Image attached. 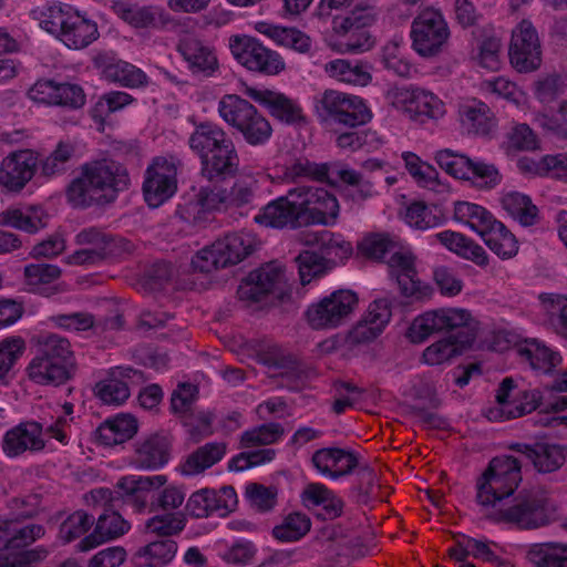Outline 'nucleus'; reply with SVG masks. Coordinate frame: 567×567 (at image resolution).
Here are the masks:
<instances>
[{"mask_svg": "<svg viewBox=\"0 0 567 567\" xmlns=\"http://www.w3.org/2000/svg\"><path fill=\"white\" fill-rule=\"evenodd\" d=\"M472 315L462 308H442L417 316L409 328L413 342L421 343L431 334L441 331L464 329L470 326Z\"/></svg>", "mask_w": 567, "mask_h": 567, "instance_id": "nucleus-17", "label": "nucleus"}, {"mask_svg": "<svg viewBox=\"0 0 567 567\" xmlns=\"http://www.w3.org/2000/svg\"><path fill=\"white\" fill-rule=\"evenodd\" d=\"M97 396L105 404L120 405L130 396V385L126 381L110 377L96 384Z\"/></svg>", "mask_w": 567, "mask_h": 567, "instance_id": "nucleus-62", "label": "nucleus"}, {"mask_svg": "<svg viewBox=\"0 0 567 567\" xmlns=\"http://www.w3.org/2000/svg\"><path fill=\"white\" fill-rule=\"evenodd\" d=\"M481 238L485 245L501 259H509L518 252V241L507 227L495 220Z\"/></svg>", "mask_w": 567, "mask_h": 567, "instance_id": "nucleus-41", "label": "nucleus"}, {"mask_svg": "<svg viewBox=\"0 0 567 567\" xmlns=\"http://www.w3.org/2000/svg\"><path fill=\"white\" fill-rule=\"evenodd\" d=\"M107 76L127 87H138L147 83L146 74L127 62H117L109 66Z\"/></svg>", "mask_w": 567, "mask_h": 567, "instance_id": "nucleus-61", "label": "nucleus"}, {"mask_svg": "<svg viewBox=\"0 0 567 567\" xmlns=\"http://www.w3.org/2000/svg\"><path fill=\"white\" fill-rule=\"evenodd\" d=\"M130 186L124 165L111 159L85 163L66 189L69 202L76 208L105 206L114 203Z\"/></svg>", "mask_w": 567, "mask_h": 567, "instance_id": "nucleus-1", "label": "nucleus"}, {"mask_svg": "<svg viewBox=\"0 0 567 567\" xmlns=\"http://www.w3.org/2000/svg\"><path fill=\"white\" fill-rule=\"evenodd\" d=\"M512 449L523 454L537 472L544 474L559 470L566 461L563 447L547 441H536L532 444L516 443Z\"/></svg>", "mask_w": 567, "mask_h": 567, "instance_id": "nucleus-27", "label": "nucleus"}, {"mask_svg": "<svg viewBox=\"0 0 567 567\" xmlns=\"http://www.w3.org/2000/svg\"><path fill=\"white\" fill-rule=\"evenodd\" d=\"M95 519L85 511H75L60 526V538L70 543L83 536L94 524Z\"/></svg>", "mask_w": 567, "mask_h": 567, "instance_id": "nucleus-59", "label": "nucleus"}, {"mask_svg": "<svg viewBox=\"0 0 567 567\" xmlns=\"http://www.w3.org/2000/svg\"><path fill=\"white\" fill-rule=\"evenodd\" d=\"M519 355L528 361L534 370L544 373L550 372L560 362V355L557 352L536 340L520 348Z\"/></svg>", "mask_w": 567, "mask_h": 567, "instance_id": "nucleus-49", "label": "nucleus"}, {"mask_svg": "<svg viewBox=\"0 0 567 567\" xmlns=\"http://www.w3.org/2000/svg\"><path fill=\"white\" fill-rule=\"evenodd\" d=\"M28 96L38 103L55 105L69 110L81 109L85 104V94L79 84L38 80L28 91Z\"/></svg>", "mask_w": 567, "mask_h": 567, "instance_id": "nucleus-20", "label": "nucleus"}, {"mask_svg": "<svg viewBox=\"0 0 567 567\" xmlns=\"http://www.w3.org/2000/svg\"><path fill=\"white\" fill-rule=\"evenodd\" d=\"M539 300L547 313L549 327L567 339V297L555 293H542Z\"/></svg>", "mask_w": 567, "mask_h": 567, "instance_id": "nucleus-47", "label": "nucleus"}, {"mask_svg": "<svg viewBox=\"0 0 567 567\" xmlns=\"http://www.w3.org/2000/svg\"><path fill=\"white\" fill-rule=\"evenodd\" d=\"M406 111L415 117L439 118L445 113L444 103L432 92L416 89L411 93Z\"/></svg>", "mask_w": 567, "mask_h": 567, "instance_id": "nucleus-46", "label": "nucleus"}, {"mask_svg": "<svg viewBox=\"0 0 567 567\" xmlns=\"http://www.w3.org/2000/svg\"><path fill=\"white\" fill-rule=\"evenodd\" d=\"M24 350L25 343L20 337L0 341V384H7L13 378V368Z\"/></svg>", "mask_w": 567, "mask_h": 567, "instance_id": "nucleus-50", "label": "nucleus"}, {"mask_svg": "<svg viewBox=\"0 0 567 567\" xmlns=\"http://www.w3.org/2000/svg\"><path fill=\"white\" fill-rule=\"evenodd\" d=\"M336 145L348 152H357L359 150H375L380 145V140L375 132L371 130L349 128L340 132L336 137Z\"/></svg>", "mask_w": 567, "mask_h": 567, "instance_id": "nucleus-51", "label": "nucleus"}, {"mask_svg": "<svg viewBox=\"0 0 567 567\" xmlns=\"http://www.w3.org/2000/svg\"><path fill=\"white\" fill-rule=\"evenodd\" d=\"M434 161L446 174L463 181L471 164V157L451 148L439 150L434 155Z\"/></svg>", "mask_w": 567, "mask_h": 567, "instance_id": "nucleus-57", "label": "nucleus"}, {"mask_svg": "<svg viewBox=\"0 0 567 567\" xmlns=\"http://www.w3.org/2000/svg\"><path fill=\"white\" fill-rule=\"evenodd\" d=\"M38 157L30 150L10 153L0 164V186L18 193L31 181L35 173Z\"/></svg>", "mask_w": 567, "mask_h": 567, "instance_id": "nucleus-23", "label": "nucleus"}, {"mask_svg": "<svg viewBox=\"0 0 567 567\" xmlns=\"http://www.w3.org/2000/svg\"><path fill=\"white\" fill-rule=\"evenodd\" d=\"M177 51L186 61L193 74L210 78L219 69L215 49L194 35H186L181 39Z\"/></svg>", "mask_w": 567, "mask_h": 567, "instance_id": "nucleus-24", "label": "nucleus"}, {"mask_svg": "<svg viewBox=\"0 0 567 567\" xmlns=\"http://www.w3.org/2000/svg\"><path fill=\"white\" fill-rule=\"evenodd\" d=\"M23 274L27 285L34 290L59 279L61 269L50 264H30L24 267Z\"/></svg>", "mask_w": 567, "mask_h": 567, "instance_id": "nucleus-64", "label": "nucleus"}, {"mask_svg": "<svg viewBox=\"0 0 567 567\" xmlns=\"http://www.w3.org/2000/svg\"><path fill=\"white\" fill-rule=\"evenodd\" d=\"M305 226L333 225L339 215L336 196L322 187L299 186Z\"/></svg>", "mask_w": 567, "mask_h": 567, "instance_id": "nucleus-22", "label": "nucleus"}, {"mask_svg": "<svg viewBox=\"0 0 567 567\" xmlns=\"http://www.w3.org/2000/svg\"><path fill=\"white\" fill-rule=\"evenodd\" d=\"M229 49L234 59L247 70L266 75H276L285 70L281 55L248 35H231Z\"/></svg>", "mask_w": 567, "mask_h": 567, "instance_id": "nucleus-12", "label": "nucleus"}, {"mask_svg": "<svg viewBox=\"0 0 567 567\" xmlns=\"http://www.w3.org/2000/svg\"><path fill=\"white\" fill-rule=\"evenodd\" d=\"M177 548L175 540L166 538L141 547L138 555L146 557L152 565H167L174 559Z\"/></svg>", "mask_w": 567, "mask_h": 567, "instance_id": "nucleus-60", "label": "nucleus"}, {"mask_svg": "<svg viewBox=\"0 0 567 567\" xmlns=\"http://www.w3.org/2000/svg\"><path fill=\"white\" fill-rule=\"evenodd\" d=\"M255 29L276 44L298 53L308 54L312 49L311 38L297 28L280 27L261 21L256 23Z\"/></svg>", "mask_w": 567, "mask_h": 567, "instance_id": "nucleus-33", "label": "nucleus"}, {"mask_svg": "<svg viewBox=\"0 0 567 567\" xmlns=\"http://www.w3.org/2000/svg\"><path fill=\"white\" fill-rule=\"evenodd\" d=\"M190 151L200 161V174L209 182H224L239 169V155L233 138L218 124L205 121L195 125L188 137Z\"/></svg>", "mask_w": 567, "mask_h": 567, "instance_id": "nucleus-2", "label": "nucleus"}, {"mask_svg": "<svg viewBox=\"0 0 567 567\" xmlns=\"http://www.w3.org/2000/svg\"><path fill=\"white\" fill-rule=\"evenodd\" d=\"M311 528L310 518L302 513H291L272 528V536L280 542H297Z\"/></svg>", "mask_w": 567, "mask_h": 567, "instance_id": "nucleus-53", "label": "nucleus"}, {"mask_svg": "<svg viewBox=\"0 0 567 567\" xmlns=\"http://www.w3.org/2000/svg\"><path fill=\"white\" fill-rule=\"evenodd\" d=\"M311 462L320 474L337 480L354 472L359 455L351 450L323 447L313 453Z\"/></svg>", "mask_w": 567, "mask_h": 567, "instance_id": "nucleus-26", "label": "nucleus"}, {"mask_svg": "<svg viewBox=\"0 0 567 567\" xmlns=\"http://www.w3.org/2000/svg\"><path fill=\"white\" fill-rule=\"evenodd\" d=\"M501 203L502 207L522 226L528 227L536 224L538 209L529 196L509 192L503 195Z\"/></svg>", "mask_w": 567, "mask_h": 567, "instance_id": "nucleus-42", "label": "nucleus"}, {"mask_svg": "<svg viewBox=\"0 0 567 567\" xmlns=\"http://www.w3.org/2000/svg\"><path fill=\"white\" fill-rule=\"evenodd\" d=\"M285 271L275 262H269L251 271L239 285L237 295L240 300L260 301L265 296L282 292Z\"/></svg>", "mask_w": 567, "mask_h": 567, "instance_id": "nucleus-21", "label": "nucleus"}, {"mask_svg": "<svg viewBox=\"0 0 567 567\" xmlns=\"http://www.w3.org/2000/svg\"><path fill=\"white\" fill-rule=\"evenodd\" d=\"M130 528L131 524L117 512H105L97 517L93 532L83 537L76 548L82 553L89 551L103 543L123 536Z\"/></svg>", "mask_w": 567, "mask_h": 567, "instance_id": "nucleus-28", "label": "nucleus"}, {"mask_svg": "<svg viewBox=\"0 0 567 567\" xmlns=\"http://www.w3.org/2000/svg\"><path fill=\"white\" fill-rule=\"evenodd\" d=\"M40 25L61 40L68 48L74 50L87 47L99 34L94 21L78 11H73L70 7H49L42 13Z\"/></svg>", "mask_w": 567, "mask_h": 567, "instance_id": "nucleus-5", "label": "nucleus"}, {"mask_svg": "<svg viewBox=\"0 0 567 567\" xmlns=\"http://www.w3.org/2000/svg\"><path fill=\"white\" fill-rule=\"evenodd\" d=\"M169 450L167 435L153 433L135 443L134 463L142 470H158L168 462Z\"/></svg>", "mask_w": 567, "mask_h": 567, "instance_id": "nucleus-30", "label": "nucleus"}, {"mask_svg": "<svg viewBox=\"0 0 567 567\" xmlns=\"http://www.w3.org/2000/svg\"><path fill=\"white\" fill-rule=\"evenodd\" d=\"M316 243L320 248L321 255L306 250L300 252L295 259L300 281L303 286L313 278L324 275L332 269L337 261L348 259L353 252L350 241L344 240L341 235L327 230L316 236Z\"/></svg>", "mask_w": 567, "mask_h": 567, "instance_id": "nucleus-9", "label": "nucleus"}, {"mask_svg": "<svg viewBox=\"0 0 567 567\" xmlns=\"http://www.w3.org/2000/svg\"><path fill=\"white\" fill-rule=\"evenodd\" d=\"M37 353L54 362L66 365L73 371V351L70 341L59 334H42L39 339Z\"/></svg>", "mask_w": 567, "mask_h": 567, "instance_id": "nucleus-44", "label": "nucleus"}, {"mask_svg": "<svg viewBox=\"0 0 567 567\" xmlns=\"http://www.w3.org/2000/svg\"><path fill=\"white\" fill-rule=\"evenodd\" d=\"M47 221L48 215L38 206H29L24 209L9 207L0 213V226L12 227L30 234L44 228Z\"/></svg>", "mask_w": 567, "mask_h": 567, "instance_id": "nucleus-35", "label": "nucleus"}, {"mask_svg": "<svg viewBox=\"0 0 567 567\" xmlns=\"http://www.w3.org/2000/svg\"><path fill=\"white\" fill-rule=\"evenodd\" d=\"M176 175L173 158L156 157L147 167L143 193L150 207L156 208L174 195L177 188Z\"/></svg>", "mask_w": 567, "mask_h": 567, "instance_id": "nucleus-18", "label": "nucleus"}, {"mask_svg": "<svg viewBox=\"0 0 567 567\" xmlns=\"http://www.w3.org/2000/svg\"><path fill=\"white\" fill-rule=\"evenodd\" d=\"M137 420L131 414H117L105 420L95 430L99 442L105 446L122 444L137 432Z\"/></svg>", "mask_w": 567, "mask_h": 567, "instance_id": "nucleus-34", "label": "nucleus"}, {"mask_svg": "<svg viewBox=\"0 0 567 567\" xmlns=\"http://www.w3.org/2000/svg\"><path fill=\"white\" fill-rule=\"evenodd\" d=\"M454 217L456 220L468 225L480 236L496 220L486 208L470 202H456L454 204Z\"/></svg>", "mask_w": 567, "mask_h": 567, "instance_id": "nucleus-43", "label": "nucleus"}, {"mask_svg": "<svg viewBox=\"0 0 567 567\" xmlns=\"http://www.w3.org/2000/svg\"><path fill=\"white\" fill-rule=\"evenodd\" d=\"M404 219L411 227L420 230L433 228L441 221L424 202L411 203L406 207Z\"/></svg>", "mask_w": 567, "mask_h": 567, "instance_id": "nucleus-63", "label": "nucleus"}, {"mask_svg": "<svg viewBox=\"0 0 567 567\" xmlns=\"http://www.w3.org/2000/svg\"><path fill=\"white\" fill-rule=\"evenodd\" d=\"M226 453V443L212 442L198 447L182 465L185 475H196L218 463Z\"/></svg>", "mask_w": 567, "mask_h": 567, "instance_id": "nucleus-40", "label": "nucleus"}, {"mask_svg": "<svg viewBox=\"0 0 567 567\" xmlns=\"http://www.w3.org/2000/svg\"><path fill=\"white\" fill-rule=\"evenodd\" d=\"M475 341V333L467 328L461 329L456 334H450L429 346L423 352L424 362L439 365L463 353Z\"/></svg>", "mask_w": 567, "mask_h": 567, "instance_id": "nucleus-31", "label": "nucleus"}, {"mask_svg": "<svg viewBox=\"0 0 567 567\" xmlns=\"http://www.w3.org/2000/svg\"><path fill=\"white\" fill-rule=\"evenodd\" d=\"M324 71L340 82L364 86L372 80L370 68L367 63L337 59L324 65Z\"/></svg>", "mask_w": 567, "mask_h": 567, "instance_id": "nucleus-39", "label": "nucleus"}, {"mask_svg": "<svg viewBox=\"0 0 567 567\" xmlns=\"http://www.w3.org/2000/svg\"><path fill=\"white\" fill-rule=\"evenodd\" d=\"M378 9L370 0H361L344 17L332 20L333 33L344 39L342 45L346 52L357 53L371 49L374 44L368 28L375 23Z\"/></svg>", "mask_w": 567, "mask_h": 567, "instance_id": "nucleus-10", "label": "nucleus"}, {"mask_svg": "<svg viewBox=\"0 0 567 567\" xmlns=\"http://www.w3.org/2000/svg\"><path fill=\"white\" fill-rule=\"evenodd\" d=\"M75 243L78 245H87L94 248H104V250L110 252H115L116 248H121L125 251H131L132 248V244L128 240L121 237H114L96 227L82 229L76 234Z\"/></svg>", "mask_w": 567, "mask_h": 567, "instance_id": "nucleus-48", "label": "nucleus"}, {"mask_svg": "<svg viewBox=\"0 0 567 567\" xmlns=\"http://www.w3.org/2000/svg\"><path fill=\"white\" fill-rule=\"evenodd\" d=\"M256 245L257 240L252 234L231 233L199 250L193 257L192 266L194 270L203 274L234 266L251 255Z\"/></svg>", "mask_w": 567, "mask_h": 567, "instance_id": "nucleus-8", "label": "nucleus"}, {"mask_svg": "<svg viewBox=\"0 0 567 567\" xmlns=\"http://www.w3.org/2000/svg\"><path fill=\"white\" fill-rule=\"evenodd\" d=\"M258 190V182L252 178H240L227 190V206L244 208L252 206Z\"/></svg>", "mask_w": 567, "mask_h": 567, "instance_id": "nucleus-58", "label": "nucleus"}, {"mask_svg": "<svg viewBox=\"0 0 567 567\" xmlns=\"http://www.w3.org/2000/svg\"><path fill=\"white\" fill-rule=\"evenodd\" d=\"M299 186L269 202L254 217L255 223L276 229H298L305 226Z\"/></svg>", "mask_w": 567, "mask_h": 567, "instance_id": "nucleus-16", "label": "nucleus"}, {"mask_svg": "<svg viewBox=\"0 0 567 567\" xmlns=\"http://www.w3.org/2000/svg\"><path fill=\"white\" fill-rule=\"evenodd\" d=\"M331 174V165L327 163H315L305 156L287 162L282 167V179L289 183H297L302 179L323 182Z\"/></svg>", "mask_w": 567, "mask_h": 567, "instance_id": "nucleus-38", "label": "nucleus"}, {"mask_svg": "<svg viewBox=\"0 0 567 567\" xmlns=\"http://www.w3.org/2000/svg\"><path fill=\"white\" fill-rule=\"evenodd\" d=\"M285 433L280 423H265L245 431L240 437V446L248 449L276 443Z\"/></svg>", "mask_w": 567, "mask_h": 567, "instance_id": "nucleus-54", "label": "nucleus"}, {"mask_svg": "<svg viewBox=\"0 0 567 567\" xmlns=\"http://www.w3.org/2000/svg\"><path fill=\"white\" fill-rule=\"evenodd\" d=\"M556 516V505L539 493H519L512 506L492 511L485 517L494 523L535 529L548 525Z\"/></svg>", "mask_w": 567, "mask_h": 567, "instance_id": "nucleus-7", "label": "nucleus"}, {"mask_svg": "<svg viewBox=\"0 0 567 567\" xmlns=\"http://www.w3.org/2000/svg\"><path fill=\"white\" fill-rule=\"evenodd\" d=\"M167 482L166 475L153 476H124L115 485L114 494L117 501L132 506L136 512H142L148 505L155 511V491Z\"/></svg>", "mask_w": 567, "mask_h": 567, "instance_id": "nucleus-19", "label": "nucleus"}, {"mask_svg": "<svg viewBox=\"0 0 567 567\" xmlns=\"http://www.w3.org/2000/svg\"><path fill=\"white\" fill-rule=\"evenodd\" d=\"M528 558L535 567H567V544H535L528 550Z\"/></svg>", "mask_w": 567, "mask_h": 567, "instance_id": "nucleus-45", "label": "nucleus"}, {"mask_svg": "<svg viewBox=\"0 0 567 567\" xmlns=\"http://www.w3.org/2000/svg\"><path fill=\"white\" fill-rule=\"evenodd\" d=\"M502 178V174L494 164L471 158L468 173L464 181L471 182L478 189L489 190L498 186Z\"/></svg>", "mask_w": 567, "mask_h": 567, "instance_id": "nucleus-52", "label": "nucleus"}, {"mask_svg": "<svg viewBox=\"0 0 567 567\" xmlns=\"http://www.w3.org/2000/svg\"><path fill=\"white\" fill-rule=\"evenodd\" d=\"M246 93L281 122L291 124L302 118L300 106L282 93L256 87H248Z\"/></svg>", "mask_w": 567, "mask_h": 567, "instance_id": "nucleus-29", "label": "nucleus"}, {"mask_svg": "<svg viewBox=\"0 0 567 567\" xmlns=\"http://www.w3.org/2000/svg\"><path fill=\"white\" fill-rule=\"evenodd\" d=\"M315 112L321 124H336L348 128L363 126L373 117L362 97L337 90H326L317 96Z\"/></svg>", "mask_w": 567, "mask_h": 567, "instance_id": "nucleus-4", "label": "nucleus"}, {"mask_svg": "<svg viewBox=\"0 0 567 567\" xmlns=\"http://www.w3.org/2000/svg\"><path fill=\"white\" fill-rule=\"evenodd\" d=\"M358 295L339 289L308 307L306 316L313 329H333L343 324L358 306Z\"/></svg>", "mask_w": 567, "mask_h": 567, "instance_id": "nucleus-14", "label": "nucleus"}, {"mask_svg": "<svg viewBox=\"0 0 567 567\" xmlns=\"http://www.w3.org/2000/svg\"><path fill=\"white\" fill-rule=\"evenodd\" d=\"M542 42L529 20H522L513 30L508 48L512 66L519 73L536 71L542 65Z\"/></svg>", "mask_w": 567, "mask_h": 567, "instance_id": "nucleus-15", "label": "nucleus"}, {"mask_svg": "<svg viewBox=\"0 0 567 567\" xmlns=\"http://www.w3.org/2000/svg\"><path fill=\"white\" fill-rule=\"evenodd\" d=\"M8 523L10 527L6 528L4 546L0 549V567H28L41 560L43 551L27 547L44 535V527L40 524L18 526L14 520Z\"/></svg>", "mask_w": 567, "mask_h": 567, "instance_id": "nucleus-11", "label": "nucleus"}, {"mask_svg": "<svg viewBox=\"0 0 567 567\" xmlns=\"http://www.w3.org/2000/svg\"><path fill=\"white\" fill-rule=\"evenodd\" d=\"M43 432L45 429L37 421L22 422L4 434L2 450L9 457L42 451L45 446Z\"/></svg>", "mask_w": 567, "mask_h": 567, "instance_id": "nucleus-25", "label": "nucleus"}, {"mask_svg": "<svg viewBox=\"0 0 567 567\" xmlns=\"http://www.w3.org/2000/svg\"><path fill=\"white\" fill-rule=\"evenodd\" d=\"M458 115L467 132L476 135L489 134L495 125L491 109L481 101L472 100L462 103Z\"/></svg>", "mask_w": 567, "mask_h": 567, "instance_id": "nucleus-37", "label": "nucleus"}, {"mask_svg": "<svg viewBox=\"0 0 567 567\" xmlns=\"http://www.w3.org/2000/svg\"><path fill=\"white\" fill-rule=\"evenodd\" d=\"M28 375L31 381L41 385H60L71 379L72 370L62 363L54 362L37 353L28 368Z\"/></svg>", "mask_w": 567, "mask_h": 567, "instance_id": "nucleus-36", "label": "nucleus"}, {"mask_svg": "<svg viewBox=\"0 0 567 567\" xmlns=\"http://www.w3.org/2000/svg\"><path fill=\"white\" fill-rule=\"evenodd\" d=\"M522 482V465L512 455L493 457L476 481V502L484 509L509 497Z\"/></svg>", "mask_w": 567, "mask_h": 567, "instance_id": "nucleus-3", "label": "nucleus"}, {"mask_svg": "<svg viewBox=\"0 0 567 567\" xmlns=\"http://www.w3.org/2000/svg\"><path fill=\"white\" fill-rule=\"evenodd\" d=\"M394 280L401 296L411 301L424 302L431 300L434 295L433 287L420 280L416 270L413 274L399 275Z\"/></svg>", "mask_w": 567, "mask_h": 567, "instance_id": "nucleus-55", "label": "nucleus"}, {"mask_svg": "<svg viewBox=\"0 0 567 567\" xmlns=\"http://www.w3.org/2000/svg\"><path fill=\"white\" fill-rule=\"evenodd\" d=\"M331 175L347 186V196L354 203L361 204L375 194L373 182L347 164L332 163Z\"/></svg>", "mask_w": 567, "mask_h": 567, "instance_id": "nucleus-32", "label": "nucleus"}, {"mask_svg": "<svg viewBox=\"0 0 567 567\" xmlns=\"http://www.w3.org/2000/svg\"><path fill=\"white\" fill-rule=\"evenodd\" d=\"M411 38L413 49L421 56L431 58L443 51L450 39V29L443 14L429 8L413 20Z\"/></svg>", "mask_w": 567, "mask_h": 567, "instance_id": "nucleus-13", "label": "nucleus"}, {"mask_svg": "<svg viewBox=\"0 0 567 567\" xmlns=\"http://www.w3.org/2000/svg\"><path fill=\"white\" fill-rule=\"evenodd\" d=\"M186 516L182 513H167L147 519L145 528L148 533L171 537L181 534L186 526Z\"/></svg>", "mask_w": 567, "mask_h": 567, "instance_id": "nucleus-56", "label": "nucleus"}, {"mask_svg": "<svg viewBox=\"0 0 567 567\" xmlns=\"http://www.w3.org/2000/svg\"><path fill=\"white\" fill-rule=\"evenodd\" d=\"M218 113L251 146L266 144L272 135L269 121L250 102L238 95L223 96L218 103Z\"/></svg>", "mask_w": 567, "mask_h": 567, "instance_id": "nucleus-6", "label": "nucleus"}]
</instances>
